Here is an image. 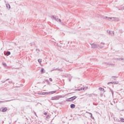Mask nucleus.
Masks as SVG:
<instances>
[{
  "instance_id": "f257e3e1",
  "label": "nucleus",
  "mask_w": 124,
  "mask_h": 124,
  "mask_svg": "<svg viewBox=\"0 0 124 124\" xmlns=\"http://www.w3.org/2000/svg\"><path fill=\"white\" fill-rule=\"evenodd\" d=\"M101 45L102 46H99L95 44H91L92 48H99V49H102V48H104V45H105V43L102 42L101 43Z\"/></svg>"
},
{
  "instance_id": "f03ea898",
  "label": "nucleus",
  "mask_w": 124,
  "mask_h": 124,
  "mask_svg": "<svg viewBox=\"0 0 124 124\" xmlns=\"http://www.w3.org/2000/svg\"><path fill=\"white\" fill-rule=\"evenodd\" d=\"M53 93H56V91H52L51 92H43L39 93L41 95H44L45 94H53Z\"/></svg>"
},
{
  "instance_id": "7ed1b4c3",
  "label": "nucleus",
  "mask_w": 124,
  "mask_h": 124,
  "mask_svg": "<svg viewBox=\"0 0 124 124\" xmlns=\"http://www.w3.org/2000/svg\"><path fill=\"white\" fill-rule=\"evenodd\" d=\"M51 18L53 19V20H56L57 22H58L59 23H61V22H62V20L60 18H59V17L58 16H53L51 17Z\"/></svg>"
},
{
  "instance_id": "20e7f679",
  "label": "nucleus",
  "mask_w": 124,
  "mask_h": 124,
  "mask_svg": "<svg viewBox=\"0 0 124 124\" xmlns=\"http://www.w3.org/2000/svg\"><path fill=\"white\" fill-rule=\"evenodd\" d=\"M106 19H108V20H112V21H120V19L116 17H106Z\"/></svg>"
},
{
  "instance_id": "39448f33",
  "label": "nucleus",
  "mask_w": 124,
  "mask_h": 124,
  "mask_svg": "<svg viewBox=\"0 0 124 124\" xmlns=\"http://www.w3.org/2000/svg\"><path fill=\"white\" fill-rule=\"evenodd\" d=\"M0 111H1V112H6L7 111V108L2 107L1 108H0Z\"/></svg>"
},
{
  "instance_id": "423d86ee",
  "label": "nucleus",
  "mask_w": 124,
  "mask_h": 124,
  "mask_svg": "<svg viewBox=\"0 0 124 124\" xmlns=\"http://www.w3.org/2000/svg\"><path fill=\"white\" fill-rule=\"evenodd\" d=\"M58 99H59V98L57 96L52 97L51 98L52 100H58Z\"/></svg>"
},
{
  "instance_id": "0eeeda50",
  "label": "nucleus",
  "mask_w": 124,
  "mask_h": 124,
  "mask_svg": "<svg viewBox=\"0 0 124 124\" xmlns=\"http://www.w3.org/2000/svg\"><path fill=\"white\" fill-rule=\"evenodd\" d=\"M108 33H109V34H110L111 35H114V31H108Z\"/></svg>"
},
{
  "instance_id": "6e6552de",
  "label": "nucleus",
  "mask_w": 124,
  "mask_h": 124,
  "mask_svg": "<svg viewBox=\"0 0 124 124\" xmlns=\"http://www.w3.org/2000/svg\"><path fill=\"white\" fill-rule=\"evenodd\" d=\"M77 98V96H74L72 97H71V99L72 100V101H73V100H75V99H76Z\"/></svg>"
},
{
  "instance_id": "1a4fd4ad",
  "label": "nucleus",
  "mask_w": 124,
  "mask_h": 124,
  "mask_svg": "<svg viewBox=\"0 0 124 124\" xmlns=\"http://www.w3.org/2000/svg\"><path fill=\"white\" fill-rule=\"evenodd\" d=\"M6 6L7 8L10 9V5L9 4H6Z\"/></svg>"
},
{
  "instance_id": "9d476101",
  "label": "nucleus",
  "mask_w": 124,
  "mask_h": 124,
  "mask_svg": "<svg viewBox=\"0 0 124 124\" xmlns=\"http://www.w3.org/2000/svg\"><path fill=\"white\" fill-rule=\"evenodd\" d=\"M70 107L72 108H75V104H71L70 105Z\"/></svg>"
},
{
  "instance_id": "9b49d317",
  "label": "nucleus",
  "mask_w": 124,
  "mask_h": 124,
  "mask_svg": "<svg viewBox=\"0 0 124 124\" xmlns=\"http://www.w3.org/2000/svg\"><path fill=\"white\" fill-rule=\"evenodd\" d=\"M118 61H123V62H124V58H118L117 59Z\"/></svg>"
},
{
  "instance_id": "f8f14e48",
  "label": "nucleus",
  "mask_w": 124,
  "mask_h": 124,
  "mask_svg": "<svg viewBox=\"0 0 124 124\" xmlns=\"http://www.w3.org/2000/svg\"><path fill=\"white\" fill-rule=\"evenodd\" d=\"M10 54H11V53H10V51H8V52L6 53V56H9V55H10Z\"/></svg>"
},
{
  "instance_id": "ddd939ff",
  "label": "nucleus",
  "mask_w": 124,
  "mask_h": 124,
  "mask_svg": "<svg viewBox=\"0 0 124 124\" xmlns=\"http://www.w3.org/2000/svg\"><path fill=\"white\" fill-rule=\"evenodd\" d=\"M66 101H68V102H69V101H72L71 100V98H68L66 100Z\"/></svg>"
},
{
  "instance_id": "4468645a",
  "label": "nucleus",
  "mask_w": 124,
  "mask_h": 124,
  "mask_svg": "<svg viewBox=\"0 0 124 124\" xmlns=\"http://www.w3.org/2000/svg\"><path fill=\"white\" fill-rule=\"evenodd\" d=\"M38 62H42V59H39L38 60Z\"/></svg>"
},
{
  "instance_id": "2eb2a0df",
  "label": "nucleus",
  "mask_w": 124,
  "mask_h": 124,
  "mask_svg": "<svg viewBox=\"0 0 124 124\" xmlns=\"http://www.w3.org/2000/svg\"><path fill=\"white\" fill-rule=\"evenodd\" d=\"M60 23H61V25H62V26H64L65 24H64V23L63 22L61 21Z\"/></svg>"
},
{
  "instance_id": "dca6fc26",
  "label": "nucleus",
  "mask_w": 124,
  "mask_h": 124,
  "mask_svg": "<svg viewBox=\"0 0 124 124\" xmlns=\"http://www.w3.org/2000/svg\"><path fill=\"white\" fill-rule=\"evenodd\" d=\"M41 72H42V73H43L44 72V69H42L41 70Z\"/></svg>"
},
{
  "instance_id": "f3484780",
  "label": "nucleus",
  "mask_w": 124,
  "mask_h": 124,
  "mask_svg": "<svg viewBox=\"0 0 124 124\" xmlns=\"http://www.w3.org/2000/svg\"><path fill=\"white\" fill-rule=\"evenodd\" d=\"M99 90H100V91H104V89H103V88H99Z\"/></svg>"
},
{
  "instance_id": "a211bd4d",
  "label": "nucleus",
  "mask_w": 124,
  "mask_h": 124,
  "mask_svg": "<svg viewBox=\"0 0 124 124\" xmlns=\"http://www.w3.org/2000/svg\"><path fill=\"white\" fill-rule=\"evenodd\" d=\"M121 122H122V123H124V119H121Z\"/></svg>"
},
{
  "instance_id": "6ab92c4d",
  "label": "nucleus",
  "mask_w": 124,
  "mask_h": 124,
  "mask_svg": "<svg viewBox=\"0 0 124 124\" xmlns=\"http://www.w3.org/2000/svg\"><path fill=\"white\" fill-rule=\"evenodd\" d=\"M57 46H58L59 47H62V46H60V45H59V44H57Z\"/></svg>"
},
{
  "instance_id": "aec40b11",
  "label": "nucleus",
  "mask_w": 124,
  "mask_h": 124,
  "mask_svg": "<svg viewBox=\"0 0 124 124\" xmlns=\"http://www.w3.org/2000/svg\"><path fill=\"white\" fill-rule=\"evenodd\" d=\"M44 115H47V113H46V112H45V113H44Z\"/></svg>"
},
{
  "instance_id": "412c9836",
  "label": "nucleus",
  "mask_w": 124,
  "mask_h": 124,
  "mask_svg": "<svg viewBox=\"0 0 124 124\" xmlns=\"http://www.w3.org/2000/svg\"><path fill=\"white\" fill-rule=\"evenodd\" d=\"M3 64L4 66H5V63H4Z\"/></svg>"
},
{
  "instance_id": "4be33fe9",
  "label": "nucleus",
  "mask_w": 124,
  "mask_h": 124,
  "mask_svg": "<svg viewBox=\"0 0 124 124\" xmlns=\"http://www.w3.org/2000/svg\"><path fill=\"white\" fill-rule=\"evenodd\" d=\"M114 82H113V83L110 82V83H112V84H114Z\"/></svg>"
},
{
  "instance_id": "5701e85b",
  "label": "nucleus",
  "mask_w": 124,
  "mask_h": 124,
  "mask_svg": "<svg viewBox=\"0 0 124 124\" xmlns=\"http://www.w3.org/2000/svg\"><path fill=\"white\" fill-rule=\"evenodd\" d=\"M116 84H118V83H117Z\"/></svg>"
}]
</instances>
